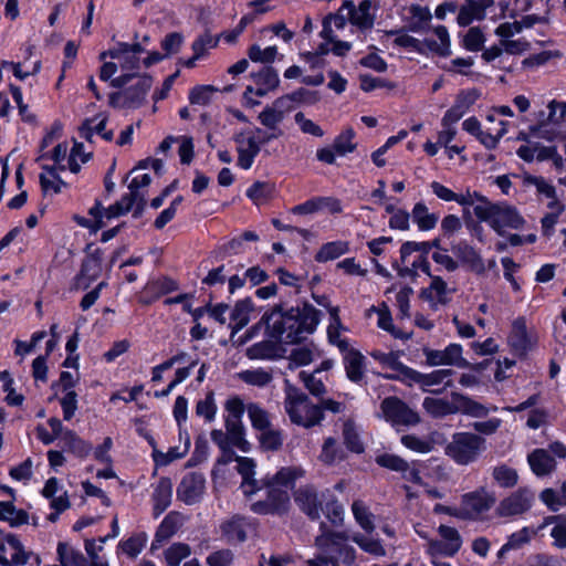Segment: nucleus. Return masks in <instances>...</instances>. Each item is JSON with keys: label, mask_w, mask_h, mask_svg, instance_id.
I'll return each instance as SVG.
<instances>
[{"label": "nucleus", "mask_w": 566, "mask_h": 566, "mask_svg": "<svg viewBox=\"0 0 566 566\" xmlns=\"http://www.w3.org/2000/svg\"><path fill=\"white\" fill-rule=\"evenodd\" d=\"M319 321L321 312L311 304L287 310L274 306L262 315L259 324L253 328L264 325L265 333L271 339L284 344H297L315 332Z\"/></svg>", "instance_id": "1"}, {"label": "nucleus", "mask_w": 566, "mask_h": 566, "mask_svg": "<svg viewBox=\"0 0 566 566\" xmlns=\"http://www.w3.org/2000/svg\"><path fill=\"white\" fill-rule=\"evenodd\" d=\"M284 410L292 423L312 428L321 423L324 413L318 405L313 403L306 394L285 380Z\"/></svg>", "instance_id": "2"}, {"label": "nucleus", "mask_w": 566, "mask_h": 566, "mask_svg": "<svg viewBox=\"0 0 566 566\" xmlns=\"http://www.w3.org/2000/svg\"><path fill=\"white\" fill-rule=\"evenodd\" d=\"M484 450V438L471 432H458L446 447V454L457 464L468 465L475 462Z\"/></svg>", "instance_id": "3"}, {"label": "nucleus", "mask_w": 566, "mask_h": 566, "mask_svg": "<svg viewBox=\"0 0 566 566\" xmlns=\"http://www.w3.org/2000/svg\"><path fill=\"white\" fill-rule=\"evenodd\" d=\"M324 493H319L311 484L302 485L294 492V501L298 509L311 520H318L323 512Z\"/></svg>", "instance_id": "4"}, {"label": "nucleus", "mask_w": 566, "mask_h": 566, "mask_svg": "<svg viewBox=\"0 0 566 566\" xmlns=\"http://www.w3.org/2000/svg\"><path fill=\"white\" fill-rule=\"evenodd\" d=\"M489 224L497 234L504 235L506 228L522 229L525 224V219L515 207L505 202H499Z\"/></svg>", "instance_id": "5"}, {"label": "nucleus", "mask_w": 566, "mask_h": 566, "mask_svg": "<svg viewBox=\"0 0 566 566\" xmlns=\"http://www.w3.org/2000/svg\"><path fill=\"white\" fill-rule=\"evenodd\" d=\"M380 408L385 419L394 424L412 426L420 421L418 413L397 397L384 399Z\"/></svg>", "instance_id": "6"}, {"label": "nucleus", "mask_w": 566, "mask_h": 566, "mask_svg": "<svg viewBox=\"0 0 566 566\" xmlns=\"http://www.w3.org/2000/svg\"><path fill=\"white\" fill-rule=\"evenodd\" d=\"M254 82V85H249L244 92V99L248 105L254 106L258 105L259 102L251 97L252 94L256 96H265L269 92L274 91L280 83L279 75L276 71L272 67H263L260 72L251 75Z\"/></svg>", "instance_id": "7"}, {"label": "nucleus", "mask_w": 566, "mask_h": 566, "mask_svg": "<svg viewBox=\"0 0 566 566\" xmlns=\"http://www.w3.org/2000/svg\"><path fill=\"white\" fill-rule=\"evenodd\" d=\"M495 499L485 489L481 488L469 492L461 497V517L473 518L489 511L494 504Z\"/></svg>", "instance_id": "8"}, {"label": "nucleus", "mask_w": 566, "mask_h": 566, "mask_svg": "<svg viewBox=\"0 0 566 566\" xmlns=\"http://www.w3.org/2000/svg\"><path fill=\"white\" fill-rule=\"evenodd\" d=\"M103 252L95 249L83 260L80 273L74 277V287L76 290H86L102 274Z\"/></svg>", "instance_id": "9"}, {"label": "nucleus", "mask_w": 566, "mask_h": 566, "mask_svg": "<svg viewBox=\"0 0 566 566\" xmlns=\"http://www.w3.org/2000/svg\"><path fill=\"white\" fill-rule=\"evenodd\" d=\"M533 501V492L521 488L500 502L496 514L504 517L521 515L531 509Z\"/></svg>", "instance_id": "10"}, {"label": "nucleus", "mask_w": 566, "mask_h": 566, "mask_svg": "<svg viewBox=\"0 0 566 566\" xmlns=\"http://www.w3.org/2000/svg\"><path fill=\"white\" fill-rule=\"evenodd\" d=\"M107 55L114 60H118L120 63V70L124 72V74L111 81L112 87L120 88L133 78L135 75L134 72L139 70L140 60L134 53H124V51L118 48L108 52H103L101 54V59H105Z\"/></svg>", "instance_id": "11"}, {"label": "nucleus", "mask_w": 566, "mask_h": 566, "mask_svg": "<svg viewBox=\"0 0 566 566\" xmlns=\"http://www.w3.org/2000/svg\"><path fill=\"white\" fill-rule=\"evenodd\" d=\"M423 355L429 366L465 367L468 365V361L462 357V346L455 343L448 345L443 350L423 348Z\"/></svg>", "instance_id": "12"}, {"label": "nucleus", "mask_w": 566, "mask_h": 566, "mask_svg": "<svg viewBox=\"0 0 566 566\" xmlns=\"http://www.w3.org/2000/svg\"><path fill=\"white\" fill-rule=\"evenodd\" d=\"M0 545V564L20 566L28 563L30 553L25 552L21 542L13 534H4Z\"/></svg>", "instance_id": "13"}, {"label": "nucleus", "mask_w": 566, "mask_h": 566, "mask_svg": "<svg viewBox=\"0 0 566 566\" xmlns=\"http://www.w3.org/2000/svg\"><path fill=\"white\" fill-rule=\"evenodd\" d=\"M206 490L205 476L191 472L186 474L177 488V496L188 505L200 501Z\"/></svg>", "instance_id": "14"}, {"label": "nucleus", "mask_w": 566, "mask_h": 566, "mask_svg": "<svg viewBox=\"0 0 566 566\" xmlns=\"http://www.w3.org/2000/svg\"><path fill=\"white\" fill-rule=\"evenodd\" d=\"M451 290L441 276H431L429 286L420 291V298L427 302L432 310H438L450 302Z\"/></svg>", "instance_id": "15"}, {"label": "nucleus", "mask_w": 566, "mask_h": 566, "mask_svg": "<svg viewBox=\"0 0 566 566\" xmlns=\"http://www.w3.org/2000/svg\"><path fill=\"white\" fill-rule=\"evenodd\" d=\"M238 145V166L242 169H249L253 165L254 158L260 153L258 138L254 134L240 133L234 137Z\"/></svg>", "instance_id": "16"}, {"label": "nucleus", "mask_w": 566, "mask_h": 566, "mask_svg": "<svg viewBox=\"0 0 566 566\" xmlns=\"http://www.w3.org/2000/svg\"><path fill=\"white\" fill-rule=\"evenodd\" d=\"M336 538H345V533L324 532L315 538V545L321 551L314 558L307 559V566H332V546Z\"/></svg>", "instance_id": "17"}, {"label": "nucleus", "mask_w": 566, "mask_h": 566, "mask_svg": "<svg viewBox=\"0 0 566 566\" xmlns=\"http://www.w3.org/2000/svg\"><path fill=\"white\" fill-rule=\"evenodd\" d=\"M523 185L524 186H534L538 195L544 196L548 199L546 205L548 210H565L566 206L559 200L557 197L556 188L553 184L547 181L545 178L541 176H532L525 174L523 176Z\"/></svg>", "instance_id": "18"}, {"label": "nucleus", "mask_w": 566, "mask_h": 566, "mask_svg": "<svg viewBox=\"0 0 566 566\" xmlns=\"http://www.w3.org/2000/svg\"><path fill=\"white\" fill-rule=\"evenodd\" d=\"M371 7L370 0L361 1L357 8L354 7L352 1L346 0L342 9H348L352 24L358 27L360 30H369L375 22V15L370 12Z\"/></svg>", "instance_id": "19"}, {"label": "nucleus", "mask_w": 566, "mask_h": 566, "mask_svg": "<svg viewBox=\"0 0 566 566\" xmlns=\"http://www.w3.org/2000/svg\"><path fill=\"white\" fill-rule=\"evenodd\" d=\"M151 500L154 503V516L158 517L165 512L171 503L172 497V483L169 478H160L154 485Z\"/></svg>", "instance_id": "20"}, {"label": "nucleus", "mask_w": 566, "mask_h": 566, "mask_svg": "<svg viewBox=\"0 0 566 566\" xmlns=\"http://www.w3.org/2000/svg\"><path fill=\"white\" fill-rule=\"evenodd\" d=\"M424 53L428 51L440 56H449L451 54L450 38L446 27L438 25L433 28L432 35L427 36L423 41Z\"/></svg>", "instance_id": "21"}, {"label": "nucleus", "mask_w": 566, "mask_h": 566, "mask_svg": "<svg viewBox=\"0 0 566 566\" xmlns=\"http://www.w3.org/2000/svg\"><path fill=\"white\" fill-rule=\"evenodd\" d=\"M494 0H465L458 14V23L469 25L474 20H482L485 10L493 6Z\"/></svg>", "instance_id": "22"}, {"label": "nucleus", "mask_w": 566, "mask_h": 566, "mask_svg": "<svg viewBox=\"0 0 566 566\" xmlns=\"http://www.w3.org/2000/svg\"><path fill=\"white\" fill-rule=\"evenodd\" d=\"M494 0H465L458 14V23L469 25L474 20H482L485 10L493 6Z\"/></svg>", "instance_id": "23"}, {"label": "nucleus", "mask_w": 566, "mask_h": 566, "mask_svg": "<svg viewBox=\"0 0 566 566\" xmlns=\"http://www.w3.org/2000/svg\"><path fill=\"white\" fill-rule=\"evenodd\" d=\"M451 397L453 398V400L457 401V413L461 412V413H464V415H468V416H471L474 418H484L489 415V412L491 410L492 411L497 410L496 406H492L489 408V407L471 399L470 397L464 396L459 392H452Z\"/></svg>", "instance_id": "24"}, {"label": "nucleus", "mask_w": 566, "mask_h": 566, "mask_svg": "<svg viewBox=\"0 0 566 566\" xmlns=\"http://www.w3.org/2000/svg\"><path fill=\"white\" fill-rule=\"evenodd\" d=\"M238 462V472L242 475L241 489L245 495H252L260 490L259 482L253 479L255 473V462L251 458L235 457Z\"/></svg>", "instance_id": "25"}, {"label": "nucleus", "mask_w": 566, "mask_h": 566, "mask_svg": "<svg viewBox=\"0 0 566 566\" xmlns=\"http://www.w3.org/2000/svg\"><path fill=\"white\" fill-rule=\"evenodd\" d=\"M527 462L534 474L544 476L551 474L556 468L554 457L549 454L548 450L535 449L527 457Z\"/></svg>", "instance_id": "26"}, {"label": "nucleus", "mask_w": 566, "mask_h": 566, "mask_svg": "<svg viewBox=\"0 0 566 566\" xmlns=\"http://www.w3.org/2000/svg\"><path fill=\"white\" fill-rule=\"evenodd\" d=\"M516 155L526 163H532L534 159L545 161L555 157L556 148L539 143H531L520 146Z\"/></svg>", "instance_id": "27"}, {"label": "nucleus", "mask_w": 566, "mask_h": 566, "mask_svg": "<svg viewBox=\"0 0 566 566\" xmlns=\"http://www.w3.org/2000/svg\"><path fill=\"white\" fill-rule=\"evenodd\" d=\"M305 475V470L302 467L292 465L283 467L275 474L268 475L264 480L272 483V485L281 486L289 491L295 482Z\"/></svg>", "instance_id": "28"}, {"label": "nucleus", "mask_w": 566, "mask_h": 566, "mask_svg": "<svg viewBox=\"0 0 566 566\" xmlns=\"http://www.w3.org/2000/svg\"><path fill=\"white\" fill-rule=\"evenodd\" d=\"M453 375L452 369H437L429 374L422 375V381L420 388L422 391H429L434 394H441L443 389H431L434 386L444 384V388L453 386L451 376Z\"/></svg>", "instance_id": "29"}, {"label": "nucleus", "mask_w": 566, "mask_h": 566, "mask_svg": "<svg viewBox=\"0 0 566 566\" xmlns=\"http://www.w3.org/2000/svg\"><path fill=\"white\" fill-rule=\"evenodd\" d=\"M153 84L151 77L144 75L140 76L137 83L124 91V105L127 107L138 106Z\"/></svg>", "instance_id": "30"}, {"label": "nucleus", "mask_w": 566, "mask_h": 566, "mask_svg": "<svg viewBox=\"0 0 566 566\" xmlns=\"http://www.w3.org/2000/svg\"><path fill=\"white\" fill-rule=\"evenodd\" d=\"M453 253L463 263L468 264L469 268L478 273L484 271V263L479 252L465 242H459L452 248Z\"/></svg>", "instance_id": "31"}, {"label": "nucleus", "mask_w": 566, "mask_h": 566, "mask_svg": "<svg viewBox=\"0 0 566 566\" xmlns=\"http://www.w3.org/2000/svg\"><path fill=\"white\" fill-rule=\"evenodd\" d=\"M253 308L252 301L250 298L241 300L234 305L230 318V327L232 329L231 336L241 331L248 325L250 321V313Z\"/></svg>", "instance_id": "32"}, {"label": "nucleus", "mask_w": 566, "mask_h": 566, "mask_svg": "<svg viewBox=\"0 0 566 566\" xmlns=\"http://www.w3.org/2000/svg\"><path fill=\"white\" fill-rule=\"evenodd\" d=\"M364 356L357 350H348L344 355L346 375L350 381L359 382L365 375Z\"/></svg>", "instance_id": "33"}, {"label": "nucleus", "mask_w": 566, "mask_h": 566, "mask_svg": "<svg viewBox=\"0 0 566 566\" xmlns=\"http://www.w3.org/2000/svg\"><path fill=\"white\" fill-rule=\"evenodd\" d=\"M423 409L434 418H442L457 413V401H448L441 398L426 397L422 402Z\"/></svg>", "instance_id": "34"}, {"label": "nucleus", "mask_w": 566, "mask_h": 566, "mask_svg": "<svg viewBox=\"0 0 566 566\" xmlns=\"http://www.w3.org/2000/svg\"><path fill=\"white\" fill-rule=\"evenodd\" d=\"M261 488H266L268 490V499L273 504V506L281 513L284 514L287 512L290 506V494L289 491L282 489L281 486L272 485L271 482L262 479Z\"/></svg>", "instance_id": "35"}, {"label": "nucleus", "mask_w": 566, "mask_h": 566, "mask_svg": "<svg viewBox=\"0 0 566 566\" xmlns=\"http://www.w3.org/2000/svg\"><path fill=\"white\" fill-rule=\"evenodd\" d=\"M350 539L357 544L360 549L374 557L386 555V549L380 539L374 537L371 533H355L352 535Z\"/></svg>", "instance_id": "36"}, {"label": "nucleus", "mask_w": 566, "mask_h": 566, "mask_svg": "<svg viewBox=\"0 0 566 566\" xmlns=\"http://www.w3.org/2000/svg\"><path fill=\"white\" fill-rule=\"evenodd\" d=\"M512 347L520 354H524L532 346V340L527 334V328L523 319H516L513 323V329L509 337Z\"/></svg>", "instance_id": "37"}, {"label": "nucleus", "mask_w": 566, "mask_h": 566, "mask_svg": "<svg viewBox=\"0 0 566 566\" xmlns=\"http://www.w3.org/2000/svg\"><path fill=\"white\" fill-rule=\"evenodd\" d=\"M226 430L233 447L242 452L250 450V442L245 439V428L242 420H224Z\"/></svg>", "instance_id": "38"}, {"label": "nucleus", "mask_w": 566, "mask_h": 566, "mask_svg": "<svg viewBox=\"0 0 566 566\" xmlns=\"http://www.w3.org/2000/svg\"><path fill=\"white\" fill-rule=\"evenodd\" d=\"M336 538V545L332 546V566H352L356 559V551L347 544H340L338 541L347 539Z\"/></svg>", "instance_id": "39"}, {"label": "nucleus", "mask_w": 566, "mask_h": 566, "mask_svg": "<svg viewBox=\"0 0 566 566\" xmlns=\"http://www.w3.org/2000/svg\"><path fill=\"white\" fill-rule=\"evenodd\" d=\"M535 123L531 125V132L535 138L552 142L556 138L557 132L552 126V122L547 120L545 111H539L534 114Z\"/></svg>", "instance_id": "40"}, {"label": "nucleus", "mask_w": 566, "mask_h": 566, "mask_svg": "<svg viewBox=\"0 0 566 566\" xmlns=\"http://www.w3.org/2000/svg\"><path fill=\"white\" fill-rule=\"evenodd\" d=\"M182 522L184 517L181 514L177 512H170L169 514H167L157 528L155 535L156 541L163 542L170 538L182 525Z\"/></svg>", "instance_id": "41"}, {"label": "nucleus", "mask_w": 566, "mask_h": 566, "mask_svg": "<svg viewBox=\"0 0 566 566\" xmlns=\"http://www.w3.org/2000/svg\"><path fill=\"white\" fill-rule=\"evenodd\" d=\"M247 413L251 421V426L260 433L272 427V421L269 412L260 405L251 402L247 406Z\"/></svg>", "instance_id": "42"}, {"label": "nucleus", "mask_w": 566, "mask_h": 566, "mask_svg": "<svg viewBox=\"0 0 566 566\" xmlns=\"http://www.w3.org/2000/svg\"><path fill=\"white\" fill-rule=\"evenodd\" d=\"M385 36H395L394 44L420 54H424L423 43L401 30H389L384 32Z\"/></svg>", "instance_id": "43"}, {"label": "nucleus", "mask_w": 566, "mask_h": 566, "mask_svg": "<svg viewBox=\"0 0 566 566\" xmlns=\"http://www.w3.org/2000/svg\"><path fill=\"white\" fill-rule=\"evenodd\" d=\"M260 447L264 451H277L282 448L284 436L282 430L273 426L256 434Z\"/></svg>", "instance_id": "44"}, {"label": "nucleus", "mask_w": 566, "mask_h": 566, "mask_svg": "<svg viewBox=\"0 0 566 566\" xmlns=\"http://www.w3.org/2000/svg\"><path fill=\"white\" fill-rule=\"evenodd\" d=\"M62 441L67 451L74 453L80 458H85L90 454L92 447L86 441L82 440L74 431L65 430L62 436Z\"/></svg>", "instance_id": "45"}, {"label": "nucleus", "mask_w": 566, "mask_h": 566, "mask_svg": "<svg viewBox=\"0 0 566 566\" xmlns=\"http://www.w3.org/2000/svg\"><path fill=\"white\" fill-rule=\"evenodd\" d=\"M0 520L9 522L13 527L27 524L29 515L23 510H17L12 502H0Z\"/></svg>", "instance_id": "46"}, {"label": "nucleus", "mask_w": 566, "mask_h": 566, "mask_svg": "<svg viewBox=\"0 0 566 566\" xmlns=\"http://www.w3.org/2000/svg\"><path fill=\"white\" fill-rule=\"evenodd\" d=\"M411 216L418 228L422 231L433 229L439 219L437 214L430 213L427 206L422 202L415 205Z\"/></svg>", "instance_id": "47"}, {"label": "nucleus", "mask_w": 566, "mask_h": 566, "mask_svg": "<svg viewBox=\"0 0 566 566\" xmlns=\"http://www.w3.org/2000/svg\"><path fill=\"white\" fill-rule=\"evenodd\" d=\"M43 172L40 175V184L44 192L52 191L59 193L66 184L60 178L55 167H43Z\"/></svg>", "instance_id": "48"}, {"label": "nucleus", "mask_w": 566, "mask_h": 566, "mask_svg": "<svg viewBox=\"0 0 566 566\" xmlns=\"http://www.w3.org/2000/svg\"><path fill=\"white\" fill-rule=\"evenodd\" d=\"M251 359H274L279 356V347L273 340H262L248 348Z\"/></svg>", "instance_id": "49"}, {"label": "nucleus", "mask_w": 566, "mask_h": 566, "mask_svg": "<svg viewBox=\"0 0 566 566\" xmlns=\"http://www.w3.org/2000/svg\"><path fill=\"white\" fill-rule=\"evenodd\" d=\"M409 13L411 15L409 21V30L412 32H422L424 27L432 18L430 10L419 4H412L409 8Z\"/></svg>", "instance_id": "50"}, {"label": "nucleus", "mask_w": 566, "mask_h": 566, "mask_svg": "<svg viewBox=\"0 0 566 566\" xmlns=\"http://www.w3.org/2000/svg\"><path fill=\"white\" fill-rule=\"evenodd\" d=\"M438 533L441 537V541L448 546L447 556H453L459 552L462 545V538L459 532L451 526L440 525L438 528Z\"/></svg>", "instance_id": "51"}, {"label": "nucleus", "mask_w": 566, "mask_h": 566, "mask_svg": "<svg viewBox=\"0 0 566 566\" xmlns=\"http://www.w3.org/2000/svg\"><path fill=\"white\" fill-rule=\"evenodd\" d=\"M147 536L144 533L135 534L125 541L119 542L118 549L129 558H136L144 549Z\"/></svg>", "instance_id": "52"}, {"label": "nucleus", "mask_w": 566, "mask_h": 566, "mask_svg": "<svg viewBox=\"0 0 566 566\" xmlns=\"http://www.w3.org/2000/svg\"><path fill=\"white\" fill-rule=\"evenodd\" d=\"M175 290H177V283L169 277L151 280L145 286V293L149 294L154 300Z\"/></svg>", "instance_id": "53"}, {"label": "nucleus", "mask_w": 566, "mask_h": 566, "mask_svg": "<svg viewBox=\"0 0 566 566\" xmlns=\"http://www.w3.org/2000/svg\"><path fill=\"white\" fill-rule=\"evenodd\" d=\"M348 251V243L344 241H334L324 244L316 253V261L327 262L335 260Z\"/></svg>", "instance_id": "54"}, {"label": "nucleus", "mask_w": 566, "mask_h": 566, "mask_svg": "<svg viewBox=\"0 0 566 566\" xmlns=\"http://www.w3.org/2000/svg\"><path fill=\"white\" fill-rule=\"evenodd\" d=\"M57 555L62 566H83L85 562L83 554L66 543H59Z\"/></svg>", "instance_id": "55"}, {"label": "nucleus", "mask_w": 566, "mask_h": 566, "mask_svg": "<svg viewBox=\"0 0 566 566\" xmlns=\"http://www.w3.org/2000/svg\"><path fill=\"white\" fill-rule=\"evenodd\" d=\"M352 512L355 521L366 533H373L375 530L373 514L361 501H354L352 504Z\"/></svg>", "instance_id": "56"}, {"label": "nucleus", "mask_w": 566, "mask_h": 566, "mask_svg": "<svg viewBox=\"0 0 566 566\" xmlns=\"http://www.w3.org/2000/svg\"><path fill=\"white\" fill-rule=\"evenodd\" d=\"M492 476L501 488H513L517 484L518 474L515 469L505 464L493 468Z\"/></svg>", "instance_id": "57"}, {"label": "nucleus", "mask_w": 566, "mask_h": 566, "mask_svg": "<svg viewBox=\"0 0 566 566\" xmlns=\"http://www.w3.org/2000/svg\"><path fill=\"white\" fill-rule=\"evenodd\" d=\"M239 378L248 385L264 387L272 381L273 376L269 370L256 368L241 371Z\"/></svg>", "instance_id": "58"}, {"label": "nucleus", "mask_w": 566, "mask_h": 566, "mask_svg": "<svg viewBox=\"0 0 566 566\" xmlns=\"http://www.w3.org/2000/svg\"><path fill=\"white\" fill-rule=\"evenodd\" d=\"M221 528L229 542H243L247 538L244 522L240 517L223 523Z\"/></svg>", "instance_id": "59"}, {"label": "nucleus", "mask_w": 566, "mask_h": 566, "mask_svg": "<svg viewBox=\"0 0 566 566\" xmlns=\"http://www.w3.org/2000/svg\"><path fill=\"white\" fill-rule=\"evenodd\" d=\"M274 185L265 181H255L248 190L247 196L254 203L260 205L266 201L274 192Z\"/></svg>", "instance_id": "60"}, {"label": "nucleus", "mask_w": 566, "mask_h": 566, "mask_svg": "<svg viewBox=\"0 0 566 566\" xmlns=\"http://www.w3.org/2000/svg\"><path fill=\"white\" fill-rule=\"evenodd\" d=\"M106 122L107 117L104 115L86 119L80 128L81 137L91 142L94 133L102 135L106 129Z\"/></svg>", "instance_id": "61"}, {"label": "nucleus", "mask_w": 566, "mask_h": 566, "mask_svg": "<svg viewBox=\"0 0 566 566\" xmlns=\"http://www.w3.org/2000/svg\"><path fill=\"white\" fill-rule=\"evenodd\" d=\"M355 137V132L353 128H346L344 132H342L333 143V148L335 149L336 154L339 156H345L348 153H352L356 148V144L353 143V139Z\"/></svg>", "instance_id": "62"}, {"label": "nucleus", "mask_w": 566, "mask_h": 566, "mask_svg": "<svg viewBox=\"0 0 566 566\" xmlns=\"http://www.w3.org/2000/svg\"><path fill=\"white\" fill-rule=\"evenodd\" d=\"M536 531L531 527H523L522 530L510 535L507 542L502 546V551L517 549L524 544L528 543Z\"/></svg>", "instance_id": "63"}, {"label": "nucleus", "mask_w": 566, "mask_h": 566, "mask_svg": "<svg viewBox=\"0 0 566 566\" xmlns=\"http://www.w3.org/2000/svg\"><path fill=\"white\" fill-rule=\"evenodd\" d=\"M190 555L187 544L176 543L165 551V559L169 566H179L180 562Z\"/></svg>", "instance_id": "64"}]
</instances>
